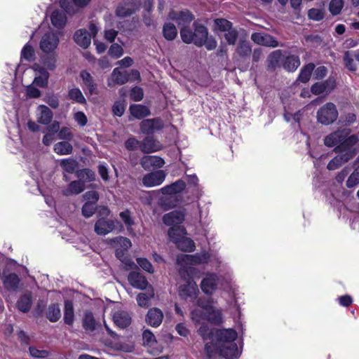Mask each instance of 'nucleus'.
<instances>
[{"mask_svg":"<svg viewBox=\"0 0 359 359\" xmlns=\"http://www.w3.org/2000/svg\"><path fill=\"white\" fill-rule=\"evenodd\" d=\"M60 165L64 171L73 173L77 167V162L72 158L62 159Z\"/></svg>","mask_w":359,"mask_h":359,"instance_id":"c03bdc74","label":"nucleus"},{"mask_svg":"<svg viewBox=\"0 0 359 359\" xmlns=\"http://www.w3.org/2000/svg\"><path fill=\"white\" fill-rule=\"evenodd\" d=\"M177 22L182 27H186L193 20L191 13L188 11H181L177 18Z\"/></svg>","mask_w":359,"mask_h":359,"instance_id":"79ce46f5","label":"nucleus"},{"mask_svg":"<svg viewBox=\"0 0 359 359\" xmlns=\"http://www.w3.org/2000/svg\"><path fill=\"white\" fill-rule=\"evenodd\" d=\"M80 76L83 80V84L88 88L90 93L91 94L93 93L96 86L90 74L86 71H82Z\"/></svg>","mask_w":359,"mask_h":359,"instance_id":"37998d69","label":"nucleus"},{"mask_svg":"<svg viewBox=\"0 0 359 359\" xmlns=\"http://www.w3.org/2000/svg\"><path fill=\"white\" fill-rule=\"evenodd\" d=\"M128 279L133 287L139 290H145L149 286L146 278L139 272H130Z\"/></svg>","mask_w":359,"mask_h":359,"instance_id":"aec40b11","label":"nucleus"},{"mask_svg":"<svg viewBox=\"0 0 359 359\" xmlns=\"http://www.w3.org/2000/svg\"><path fill=\"white\" fill-rule=\"evenodd\" d=\"M146 290V292L140 293L137 296V302L141 307L149 306L151 299L154 297V290L152 286L149 285Z\"/></svg>","mask_w":359,"mask_h":359,"instance_id":"7c9ffc66","label":"nucleus"},{"mask_svg":"<svg viewBox=\"0 0 359 359\" xmlns=\"http://www.w3.org/2000/svg\"><path fill=\"white\" fill-rule=\"evenodd\" d=\"M215 28L225 32L231 28V23L226 19L219 18L215 20Z\"/></svg>","mask_w":359,"mask_h":359,"instance_id":"864d4df0","label":"nucleus"},{"mask_svg":"<svg viewBox=\"0 0 359 359\" xmlns=\"http://www.w3.org/2000/svg\"><path fill=\"white\" fill-rule=\"evenodd\" d=\"M335 88V81L333 79H329L325 81L318 82L311 86V91L315 95L322 93H329Z\"/></svg>","mask_w":359,"mask_h":359,"instance_id":"a211bd4d","label":"nucleus"},{"mask_svg":"<svg viewBox=\"0 0 359 359\" xmlns=\"http://www.w3.org/2000/svg\"><path fill=\"white\" fill-rule=\"evenodd\" d=\"M115 227L114 222L106 220L103 218L98 219L95 224V231L98 235H106L111 232Z\"/></svg>","mask_w":359,"mask_h":359,"instance_id":"a878e982","label":"nucleus"},{"mask_svg":"<svg viewBox=\"0 0 359 359\" xmlns=\"http://www.w3.org/2000/svg\"><path fill=\"white\" fill-rule=\"evenodd\" d=\"M54 151L58 155H69L73 151L72 145L67 141L56 143L53 147Z\"/></svg>","mask_w":359,"mask_h":359,"instance_id":"f704fd0d","label":"nucleus"},{"mask_svg":"<svg viewBox=\"0 0 359 359\" xmlns=\"http://www.w3.org/2000/svg\"><path fill=\"white\" fill-rule=\"evenodd\" d=\"M314 69V65L312 63L308 64L305 65L300 71L299 77L297 81H300L302 83H306L309 81L311 73Z\"/></svg>","mask_w":359,"mask_h":359,"instance_id":"58836bf2","label":"nucleus"},{"mask_svg":"<svg viewBox=\"0 0 359 359\" xmlns=\"http://www.w3.org/2000/svg\"><path fill=\"white\" fill-rule=\"evenodd\" d=\"M184 180L187 183V191L191 190L194 198H198L201 196L202 190L198 184V179L196 175H186Z\"/></svg>","mask_w":359,"mask_h":359,"instance_id":"5701e85b","label":"nucleus"},{"mask_svg":"<svg viewBox=\"0 0 359 359\" xmlns=\"http://www.w3.org/2000/svg\"><path fill=\"white\" fill-rule=\"evenodd\" d=\"M186 189V183L184 180H179L176 182L166 185L158 190L163 195H173L182 192Z\"/></svg>","mask_w":359,"mask_h":359,"instance_id":"6ab92c4d","label":"nucleus"},{"mask_svg":"<svg viewBox=\"0 0 359 359\" xmlns=\"http://www.w3.org/2000/svg\"><path fill=\"white\" fill-rule=\"evenodd\" d=\"M85 189V183L82 180L73 181L69 184L67 187L62 190L65 196H71L81 193Z\"/></svg>","mask_w":359,"mask_h":359,"instance_id":"c756f323","label":"nucleus"},{"mask_svg":"<svg viewBox=\"0 0 359 359\" xmlns=\"http://www.w3.org/2000/svg\"><path fill=\"white\" fill-rule=\"evenodd\" d=\"M193 34L192 32L186 27H182L180 30V35L182 41L186 43H190L193 42Z\"/></svg>","mask_w":359,"mask_h":359,"instance_id":"69168bd1","label":"nucleus"},{"mask_svg":"<svg viewBox=\"0 0 359 359\" xmlns=\"http://www.w3.org/2000/svg\"><path fill=\"white\" fill-rule=\"evenodd\" d=\"M194 278H182L185 281L180 285L178 289V294L182 299L193 302L197 298L199 290L196 283L193 280Z\"/></svg>","mask_w":359,"mask_h":359,"instance_id":"0eeeda50","label":"nucleus"},{"mask_svg":"<svg viewBox=\"0 0 359 359\" xmlns=\"http://www.w3.org/2000/svg\"><path fill=\"white\" fill-rule=\"evenodd\" d=\"M74 309L71 301L67 300L65 302L64 320L68 325H72L74 322Z\"/></svg>","mask_w":359,"mask_h":359,"instance_id":"ea45409f","label":"nucleus"},{"mask_svg":"<svg viewBox=\"0 0 359 359\" xmlns=\"http://www.w3.org/2000/svg\"><path fill=\"white\" fill-rule=\"evenodd\" d=\"M359 183V168H356L346 181V186L352 188Z\"/></svg>","mask_w":359,"mask_h":359,"instance_id":"052dcab7","label":"nucleus"},{"mask_svg":"<svg viewBox=\"0 0 359 359\" xmlns=\"http://www.w3.org/2000/svg\"><path fill=\"white\" fill-rule=\"evenodd\" d=\"M163 126V122L159 118L145 119L140 123L142 132L147 135L161 130Z\"/></svg>","mask_w":359,"mask_h":359,"instance_id":"f3484780","label":"nucleus"},{"mask_svg":"<svg viewBox=\"0 0 359 359\" xmlns=\"http://www.w3.org/2000/svg\"><path fill=\"white\" fill-rule=\"evenodd\" d=\"M195 31L193 34V42L198 46L204 44L208 37V30L205 27L201 25L195 24Z\"/></svg>","mask_w":359,"mask_h":359,"instance_id":"cd10ccee","label":"nucleus"},{"mask_svg":"<svg viewBox=\"0 0 359 359\" xmlns=\"http://www.w3.org/2000/svg\"><path fill=\"white\" fill-rule=\"evenodd\" d=\"M32 305L31 293H25L18 301L17 306L20 311L27 312Z\"/></svg>","mask_w":359,"mask_h":359,"instance_id":"c9c22d12","label":"nucleus"},{"mask_svg":"<svg viewBox=\"0 0 359 359\" xmlns=\"http://www.w3.org/2000/svg\"><path fill=\"white\" fill-rule=\"evenodd\" d=\"M344 60L346 67L348 69L354 71L357 68V64L359 63V55L353 52L347 51L344 54Z\"/></svg>","mask_w":359,"mask_h":359,"instance_id":"72a5a7b5","label":"nucleus"},{"mask_svg":"<svg viewBox=\"0 0 359 359\" xmlns=\"http://www.w3.org/2000/svg\"><path fill=\"white\" fill-rule=\"evenodd\" d=\"M116 248V257L121 260L125 265L129 269H133L136 266L135 264L130 259L126 258L124 255L126 250L120 249L119 248Z\"/></svg>","mask_w":359,"mask_h":359,"instance_id":"de8ad7c7","label":"nucleus"},{"mask_svg":"<svg viewBox=\"0 0 359 359\" xmlns=\"http://www.w3.org/2000/svg\"><path fill=\"white\" fill-rule=\"evenodd\" d=\"M69 98L72 100L73 101L80 103V104H84L86 103V100L83 95L81 91L78 88H74L69 90Z\"/></svg>","mask_w":359,"mask_h":359,"instance_id":"a18cd8bd","label":"nucleus"},{"mask_svg":"<svg viewBox=\"0 0 359 359\" xmlns=\"http://www.w3.org/2000/svg\"><path fill=\"white\" fill-rule=\"evenodd\" d=\"M140 164L145 170H151L163 168L165 161L157 156H144L140 159Z\"/></svg>","mask_w":359,"mask_h":359,"instance_id":"4468645a","label":"nucleus"},{"mask_svg":"<svg viewBox=\"0 0 359 359\" xmlns=\"http://www.w3.org/2000/svg\"><path fill=\"white\" fill-rule=\"evenodd\" d=\"M203 340L210 339L205 345V352L209 358L219 354L226 359H237L241 353L235 342L237 332L233 329L217 330L214 333L206 324H202L198 330Z\"/></svg>","mask_w":359,"mask_h":359,"instance_id":"f257e3e1","label":"nucleus"},{"mask_svg":"<svg viewBox=\"0 0 359 359\" xmlns=\"http://www.w3.org/2000/svg\"><path fill=\"white\" fill-rule=\"evenodd\" d=\"M129 79L128 72L121 71L119 68H115L108 79L107 84L110 87L115 85H123L127 83Z\"/></svg>","mask_w":359,"mask_h":359,"instance_id":"2eb2a0df","label":"nucleus"},{"mask_svg":"<svg viewBox=\"0 0 359 359\" xmlns=\"http://www.w3.org/2000/svg\"><path fill=\"white\" fill-rule=\"evenodd\" d=\"M349 129L335 131L325 137L324 143L327 147H332L337 144L334 151H344L351 148L359 147L358 139L355 135H350Z\"/></svg>","mask_w":359,"mask_h":359,"instance_id":"39448f33","label":"nucleus"},{"mask_svg":"<svg viewBox=\"0 0 359 359\" xmlns=\"http://www.w3.org/2000/svg\"><path fill=\"white\" fill-rule=\"evenodd\" d=\"M125 111V104L123 101H116L112 107V112L114 116H121Z\"/></svg>","mask_w":359,"mask_h":359,"instance_id":"e2e57ef3","label":"nucleus"},{"mask_svg":"<svg viewBox=\"0 0 359 359\" xmlns=\"http://www.w3.org/2000/svg\"><path fill=\"white\" fill-rule=\"evenodd\" d=\"M144 96L143 90L137 86L133 88L130 90V97L133 101L138 102L142 100Z\"/></svg>","mask_w":359,"mask_h":359,"instance_id":"680f3d73","label":"nucleus"},{"mask_svg":"<svg viewBox=\"0 0 359 359\" xmlns=\"http://www.w3.org/2000/svg\"><path fill=\"white\" fill-rule=\"evenodd\" d=\"M59 36L53 32L45 33L39 42V48L46 55L41 58V62L47 67L50 71L55 69L57 61L55 50L59 43Z\"/></svg>","mask_w":359,"mask_h":359,"instance_id":"20e7f679","label":"nucleus"},{"mask_svg":"<svg viewBox=\"0 0 359 359\" xmlns=\"http://www.w3.org/2000/svg\"><path fill=\"white\" fill-rule=\"evenodd\" d=\"M130 114L135 118L141 119L150 115V110L142 104H132L130 106Z\"/></svg>","mask_w":359,"mask_h":359,"instance_id":"2f4dec72","label":"nucleus"},{"mask_svg":"<svg viewBox=\"0 0 359 359\" xmlns=\"http://www.w3.org/2000/svg\"><path fill=\"white\" fill-rule=\"evenodd\" d=\"M184 219V212L183 211H172L165 214L163 217V223L168 226L177 228L181 226L180 224L183 222Z\"/></svg>","mask_w":359,"mask_h":359,"instance_id":"dca6fc26","label":"nucleus"},{"mask_svg":"<svg viewBox=\"0 0 359 359\" xmlns=\"http://www.w3.org/2000/svg\"><path fill=\"white\" fill-rule=\"evenodd\" d=\"M113 320L118 327L125 328L130 324L131 317L127 311L118 310L113 314Z\"/></svg>","mask_w":359,"mask_h":359,"instance_id":"bb28decb","label":"nucleus"},{"mask_svg":"<svg viewBox=\"0 0 359 359\" xmlns=\"http://www.w3.org/2000/svg\"><path fill=\"white\" fill-rule=\"evenodd\" d=\"M209 252L203 251L194 255H180L177 257L179 265V274L181 278L197 277L198 270L193 266L208 264Z\"/></svg>","mask_w":359,"mask_h":359,"instance_id":"7ed1b4c3","label":"nucleus"},{"mask_svg":"<svg viewBox=\"0 0 359 359\" xmlns=\"http://www.w3.org/2000/svg\"><path fill=\"white\" fill-rule=\"evenodd\" d=\"M161 149L162 145L161 143L152 137H147L141 142L140 149L143 153H153Z\"/></svg>","mask_w":359,"mask_h":359,"instance_id":"4be33fe9","label":"nucleus"},{"mask_svg":"<svg viewBox=\"0 0 359 359\" xmlns=\"http://www.w3.org/2000/svg\"><path fill=\"white\" fill-rule=\"evenodd\" d=\"M96 203L86 202L82 208V214L85 217H90L95 213Z\"/></svg>","mask_w":359,"mask_h":359,"instance_id":"4d7b16f0","label":"nucleus"},{"mask_svg":"<svg viewBox=\"0 0 359 359\" xmlns=\"http://www.w3.org/2000/svg\"><path fill=\"white\" fill-rule=\"evenodd\" d=\"M50 20L53 27L62 29L66 24V16L62 11L55 10L51 14Z\"/></svg>","mask_w":359,"mask_h":359,"instance_id":"473e14b6","label":"nucleus"},{"mask_svg":"<svg viewBox=\"0 0 359 359\" xmlns=\"http://www.w3.org/2000/svg\"><path fill=\"white\" fill-rule=\"evenodd\" d=\"M89 30L90 34L85 29H80L74 35L75 42L83 48H87L90 46L91 39L96 36L100 27L95 22H91L89 25Z\"/></svg>","mask_w":359,"mask_h":359,"instance_id":"6e6552de","label":"nucleus"},{"mask_svg":"<svg viewBox=\"0 0 359 359\" xmlns=\"http://www.w3.org/2000/svg\"><path fill=\"white\" fill-rule=\"evenodd\" d=\"M83 327L86 330H93L95 328V320L93 316V313L90 312H86L85 313L83 320Z\"/></svg>","mask_w":359,"mask_h":359,"instance_id":"8fccbe9b","label":"nucleus"},{"mask_svg":"<svg viewBox=\"0 0 359 359\" xmlns=\"http://www.w3.org/2000/svg\"><path fill=\"white\" fill-rule=\"evenodd\" d=\"M163 318V312L159 309L152 308L148 311L146 320L149 325L157 327L161 324Z\"/></svg>","mask_w":359,"mask_h":359,"instance_id":"393cba45","label":"nucleus"},{"mask_svg":"<svg viewBox=\"0 0 359 359\" xmlns=\"http://www.w3.org/2000/svg\"><path fill=\"white\" fill-rule=\"evenodd\" d=\"M338 116V111L336 106L328 102L319 109L317 112L318 122L324 125H329L333 123Z\"/></svg>","mask_w":359,"mask_h":359,"instance_id":"1a4fd4ad","label":"nucleus"},{"mask_svg":"<svg viewBox=\"0 0 359 359\" xmlns=\"http://www.w3.org/2000/svg\"><path fill=\"white\" fill-rule=\"evenodd\" d=\"M252 40L262 46L276 47L278 46L277 41L271 35L264 33H254L251 36Z\"/></svg>","mask_w":359,"mask_h":359,"instance_id":"412c9836","label":"nucleus"},{"mask_svg":"<svg viewBox=\"0 0 359 359\" xmlns=\"http://www.w3.org/2000/svg\"><path fill=\"white\" fill-rule=\"evenodd\" d=\"M209 257L208 263H210L212 267L218 269L221 266H225V264H222L221 257L217 253L209 252Z\"/></svg>","mask_w":359,"mask_h":359,"instance_id":"603ef678","label":"nucleus"},{"mask_svg":"<svg viewBox=\"0 0 359 359\" xmlns=\"http://www.w3.org/2000/svg\"><path fill=\"white\" fill-rule=\"evenodd\" d=\"M2 283L4 287L8 290H15L18 287L20 278L18 275L13 273L6 274L2 278Z\"/></svg>","mask_w":359,"mask_h":359,"instance_id":"c85d7f7f","label":"nucleus"},{"mask_svg":"<svg viewBox=\"0 0 359 359\" xmlns=\"http://www.w3.org/2000/svg\"><path fill=\"white\" fill-rule=\"evenodd\" d=\"M218 280L219 278L216 273H207L201 283V288L202 291L208 295L212 294L217 289Z\"/></svg>","mask_w":359,"mask_h":359,"instance_id":"ddd939ff","label":"nucleus"},{"mask_svg":"<svg viewBox=\"0 0 359 359\" xmlns=\"http://www.w3.org/2000/svg\"><path fill=\"white\" fill-rule=\"evenodd\" d=\"M137 262L143 270H144L150 273H154V271L151 264L146 258H142V257L137 258Z\"/></svg>","mask_w":359,"mask_h":359,"instance_id":"0e129e2a","label":"nucleus"},{"mask_svg":"<svg viewBox=\"0 0 359 359\" xmlns=\"http://www.w3.org/2000/svg\"><path fill=\"white\" fill-rule=\"evenodd\" d=\"M37 121L43 125H48L53 118V112L46 105H39L36 111Z\"/></svg>","mask_w":359,"mask_h":359,"instance_id":"b1692460","label":"nucleus"},{"mask_svg":"<svg viewBox=\"0 0 359 359\" xmlns=\"http://www.w3.org/2000/svg\"><path fill=\"white\" fill-rule=\"evenodd\" d=\"M359 147L351 148L344 151H340L341 154L337 155L332 160L330 161L327 165L329 170H335L341 167L344 163L348 162L350 159L353 158Z\"/></svg>","mask_w":359,"mask_h":359,"instance_id":"9b49d317","label":"nucleus"},{"mask_svg":"<svg viewBox=\"0 0 359 359\" xmlns=\"http://www.w3.org/2000/svg\"><path fill=\"white\" fill-rule=\"evenodd\" d=\"M309 17L310 19L313 20H320L324 17V13L322 9L320 8H311L309 11Z\"/></svg>","mask_w":359,"mask_h":359,"instance_id":"338daca9","label":"nucleus"},{"mask_svg":"<svg viewBox=\"0 0 359 359\" xmlns=\"http://www.w3.org/2000/svg\"><path fill=\"white\" fill-rule=\"evenodd\" d=\"M163 36L167 40H173L177 36V29L173 24L166 23L163 27Z\"/></svg>","mask_w":359,"mask_h":359,"instance_id":"49530a36","label":"nucleus"},{"mask_svg":"<svg viewBox=\"0 0 359 359\" xmlns=\"http://www.w3.org/2000/svg\"><path fill=\"white\" fill-rule=\"evenodd\" d=\"M34 50L32 46L27 43L21 51V58L25 59L27 61H32L34 59Z\"/></svg>","mask_w":359,"mask_h":359,"instance_id":"3c124183","label":"nucleus"},{"mask_svg":"<svg viewBox=\"0 0 359 359\" xmlns=\"http://www.w3.org/2000/svg\"><path fill=\"white\" fill-rule=\"evenodd\" d=\"M109 242L114 248H119L123 250H128L131 247L130 241L128 238L122 236L110 239Z\"/></svg>","mask_w":359,"mask_h":359,"instance_id":"4c0bfd02","label":"nucleus"},{"mask_svg":"<svg viewBox=\"0 0 359 359\" xmlns=\"http://www.w3.org/2000/svg\"><path fill=\"white\" fill-rule=\"evenodd\" d=\"M210 299L199 298L196 304L200 309H195L191 312V318L197 325L207 320L216 325L222 322L221 311L215 308Z\"/></svg>","mask_w":359,"mask_h":359,"instance_id":"f03ea898","label":"nucleus"},{"mask_svg":"<svg viewBox=\"0 0 359 359\" xmlns=\"http://www.w3.org/2000/svg\"><path fill=\"white\" fill-rule=\"evenodd\" d=\"M224 37L229 45H234L238 38L237 31L231 27L224 32Z\"/></svg>","mask_w":359,"mask_h":359,"instance_id":"13d9d810","label":"nucleus"},{"mask_svg":"<svg viewBox=\"0 0 359 359\" xmlns=\"http://www.w3.org/2000/svg\"><path fill=\"white\" fill-rule=\"evenodd\" d=\"M166 176V172L163 170L150 172L142 177V183L148 188L160 186L165 181Z\"/></svg>","mask_w":359,"mask_h":359,"instance_id":"f8f14e48","label":"nucleus"},{"mask_svg":"<svg viewBox=\"0 0 359 359\" xmlns=\"http://www.w3.org/2000/svg\"><path fill=\"white\" fill-rule=\"evenodd\" d=\"M343 7V0H332L330 3L329 9L332 15H336L341 12Z\"/></svg>","mask_w":359,"mask_h":359,"instance_id":"5fc2aeb1","label":"nucleus"},{"mask_svg":"<svg viewBox=\"0 0 359 359\" xmlns=\"http://www.w3.org/2000/svg\"><path fill=\"white\" fill-rule=\"evenodd\" d=\"M186 234L187 231L183 226L171 227L168 231L170 241L175 243L178 249L184 252H193L196 248L195 243Z\"/></svg>","mask_w":359,"mask_h":359,"instance_id":"423d86ee","label":"nucleus"},{"mask_svg":"<svg viewBox=\"0 0 359 359\" xmlns=\"http://www.w3.org/2000/svg\"><path fill=\"white\" fill-rule=\"evenodd\" d=\"M109 55L114 58H119L123 54V49L118 43H113L108 51Z\"/></svg>","mask_w":359,"mask_h":359,"instance_id":"6e6d98bb","label":"nucleus"},{"mask_svg":"<svg viewBox=\"0 0 359 359\" xmlns=\"http://www.w3.org/2000/svg\"><path fill=\"white\" fill-rule=\"evenodd\" d=\"M144 344L148 346H151L156 343L154 334L149 330L144 331L142 334Z\"/></svg>","mask_w":359,"mask_h":359,"instance_id":"bf43d9fd","label":"nucleus"},{"mask_svg":"<svg viewBox=\"0 0 359 359\" xmlns=\"http://www.w3.org/2000/svg\"><path fill=\"white\" fill-rule=\"evenodd\" d=\"M133 12L134 8L133 6L129 4L119 5L116 10V13L119 17H126L130 15Z\"/></svg>","mask_w":359,"mask_h":359,"instance_id":"09e8293b","label":"nucleus"},{"mask_svg":"<svg viewBox=\"0 0 359 359\" xmlns=\"http://www.w3.org/2000/svg\"><path fill=\"white\" fill-rule=\"evenodd\" d=\"M300 65V60L298 56H287L283 63L284 68L288 72H294Z\"/></svg>","mask_w":359,"mask_h":359,"instance_id":"e433bc0d","label":"nucleus"},{"mask_svg":"<svg viewBox=\"0 0 359 359\" xmlns=\"http://www.w3.org/2000/svg\"><path fill=\"white\" fill-rule=\"evenodd\" d=\"M46 316L51 322L57 321L61 316V311L59 306L57 304H52L49 306L46 312Z\"/></svg>","mask_w":359,"mask_h":359,"instance_id":"a19ab883","label":"nucleus"},{"mask_svg":"<svg viewBox=\"0 0 359 359\" xmlns=\"http://www.w3.org/2000/svg\"><path fill=\"white\" fill-rule=\"evenodd\" d=\"M32 69L34 72L33 84L40 88H46L50 76L47 67L41 62V64L34 63Z\"/></svg>","mask_w":359,"mask_h":359,"instance_id":"9d476101","label":"nucleus"},{"mask_svg":"<svg viewBox=\"0 0 359 359\" xmlns=\"http://www.w3.org/2000/svg\"><path fill=\"white\" fill-rule=\"evenodd\" d=\"M44 101L52 108L56 109L59 107V100L53 94H47L44 97Z\"/></svg>","mask_w":359,"mask_h":359,"instance_id":"774afa93","label":"nucleus"}]
</instances>
